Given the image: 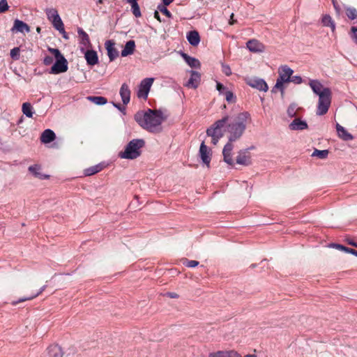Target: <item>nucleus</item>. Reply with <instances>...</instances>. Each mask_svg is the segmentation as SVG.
I'll return each instance as SVG.
<instances>
[{"label": "nucleus", "instance_id": "1", "mask_svg": "<svg viewBox=\"0 0 357 357\" xmlns=\"http://www.w3.org/2000/svg\"><path fill=\"white\" fill-rule=\"evenodd\" d=\"M135 120L144 129L151 132L161 131V124L164 120L162 113L158 110L147 109L139 111L135 114Z\"/></svg>", "mask_w": 357, "mask_h": 357}, {"label": "nucleus", "instance_id": "2", "mask_svg": "<svg viewBox=\"0 0 357 357\" xmlns=\"http://www.w3.org/2000/svg\"><path fill=\"white\" fill-rule=\"evenodd\" d=\"M250 119V114L248 112H243L238 114L232 121H228L226 124V130L229 133L228 140L235 142L240 139Z\"/></svg>", "mask_w": 357, "mask_h": 357}, {"label": "nucleus", "instance_id": "3", "mask_svg": "<svg viewBox=\"0 0 357 357\" xmlns=\"http://www.w3.org/2000/svg\"><path fill=\"white\" fill-rule=\"evenodd\" d=\"M309 86L312 91L319 96L317 114L321 116L327 113L331 102V91L324 87L317 79H311Z\"/></svg>", "mask_w": 357, "mask_h": 357}, {"label": "nucleus", "instance_id": "4", "mask_svg": "<svg viewBox=\"0 0 357 357\" xmlns=\"http://www.w3.org/2000/svg\"><path fill=\"white\" fill-rule=\"evenodd\" d=\"M145 142L142 139H134L128 142L124 151L119 153V157L122 159L134 160L141 155V149L144 147Z\"/></svg>", "mask_w": 357, "mask_h": 357}, {"label": "nucleus", "instance_id": "5", "mask_svg": "<svg viewBox=\"0 0 357 357\" xmlns=\"http://www.w3.org/2000/svg\"><path fill=\"white\" fill-rule=\"evenodd\" d=\"M294 70L287 65L281 66L278 68V77L271 92L277 93L280 91L282 95L284 93L286 84L290 82Z\"/></svg>", "mask_w": 357, "mask_h": 357}, {"label": "nucleus", "instance_id": "6", "mask_svg": "<svg viewBox=\"0 0 357 357\" xmlns=\"http://www.w3.org/2000/svg\"><path fill=\"white\" fill-rule=\"evenodd\" d=\"M229 120V116L226 115L221 119L215 121L209 128L206 130V135L211 137V143L213 145H216L224 135V129H226V124Z\"/></svg>", "mask_w": 357, "mask_h": 357}, {"label": "nucleus", "instance_id": "7", "mask_svg": "<svg viewBox=\"0 0 357 357\" xmlns=\"http://www.w3.org/2000/svg\"><path fill=\"white\" fill-rule=\"evenodd\" d=\"M47 50L56 59V62L51 68L50 73L52 74H59L66 72L68 70V61L59 50L52 47H48Z\"/></svg>", "mask_w": 357, "mask_h": 357}, {"label": "nucleus", "instance_id": "8", "mask_svg": "<svg viewBox=\"0 0 357 357\" xmlns=\"http://www.w3.org/2000/svg\"><path fill=\"white\" fill-rule=\"evenodd\" d=\"M47 20L52 23L55 29L61 27L63 25V21L59 16L56 9L48 8L45 10Z\"/></svg>", "mask_w": 357, "mask_h": 357}, {"label": "nucleus", "instance_id": "9", "mask_svg": "<svg viewBox=\"0 0 357 357\" xmlns=\"http://www.w3.org/2000/svg\"><path fill=\"white\" fill-rule=\"evenodd\" d=\"M154 82V78L148 77L142 79L139 84L137 96L139 98L146 99L151 87Z\"/></svg>", "mask_w": 357, "mask_h": 357}, {"label": "nucleus", "instance_id": "10", "mask_svg": "<svg viewBox=\"0 0 357 357\" xmlns=\"http://www.w3.org/2000/svg\"><path fill=\"white\" fill-rule=\"evenodd\" d=\"M199 155L202 162L208 167L211 160V151L205 144L204 142L201 143L199 150Z\"/></svg>", "mask_w": 357, "mask_h": 357}, {"label": "nucleus", "instance_id": "11", "mask_svg": "<svg viewBox=\"0 0 357 357\" xmlns=\"http://www.w3.org/2000/svg\"><path fill=\"white\" fill-rule=\"evenodd\" d=\"M247 84L252 88L258 89L259 91L266 92L268 89L267 83L261 78H253L247 82Z\"/></svg>", "mask_w": 357, "mask_h": 357}, {"label": "nucleus", "instance_id": "12", "mask_svg": "<svg viewBox=\"0 0 357 357\" xmlns=\"http://www.w3.org/2000/svg\"><path fill=\"white\" fill-rule=\"evenodd\" d=\"M233 142H234L228 140V142L225 145L222 150L224 161L229 165H234V160L232 158V150L234 149Z\"/></svg>", "mask_w": 357, "mask_h": 357}, {"label": "nucleus", "instance_id": "13", "mask_svg": "<svg viewBox=\"0 0 357 357\" xmlns=\"http://www.w3.org/2000/svg\"><path fill=\"white\" fill-rule=\"evenodd\" d=\"M246 47L252 52L260 53L265 51V45L256 39L249 40L246 43Z\"/></svg>", "mask_w": 357, "mask_h": 357}, {"label": "nucleus", "instance_id": "14", "mask_svg": "<svg viewBox=\"0 0 357 357\" xmlns=\"http://www.w3.org/2000/svg\"><path fill=\"white\" fill-rule=\"evenodd\" d=\"M77 33L80 38V50L84 52L85 49L91 47L89 36L82 28H78Z\"/></svg>", "mask_w": 357, "mask_h": 357}, {"label": "nucleus", "instance_id": "15", "mask_svg": "<svg viewBox=\"0 0 357 357\" xmlns=\"http://www.w3.org/2000/svg\"><path fill=\"white\" fill-rule=\"evenodd\" d=\"M109 61H113L119 56V52L115 48V43L112 40H107L105 43Z\"/></svg>", "mask_w": 357, "mask_h": 357}, {"label": "nucleus", "instance_id": "16", "mask_svg": "<svg viewBox=\"0 0 357 357\" xmlns=\"http://www.w3.org/2000/svg\"><path fill=\"white\" fill-rule=\"evenodd\" d=\"M190 73V77L186 83L185 86L188 88L196 89L200 83L201 75L199 73L194 70H191Z\"/></svg>", "mask_w": 357, "mask_h": 357}, {"label": "nucleus", "instance_id": "17", "mask_svg": "<svg viewBox=\"0 0 357 357\" xmlns=\"http://www.w3.org/2000/svg\"><path fill=\"white\" fill-rule=\"evenodd\" d=\"M236 163L243 166H248L251 164L250 155L246 151H241L236 157Z\"/></svg>", "mask_w": 357, "mask_h": 357}, {"label": "nucleus", "instance_id": "18", "mask_svg": "<svg viewBox=\"0 0 357 357\" xmlns=\"http://www.w3.org/2000/svg\"><path fill=\"white\" fill-rule=\"evenodd\" d=\"M122 102L123 105H126L129 103L130 100V90L128 85L126 83H123L119 91Z\"/></svg>", "mask_w": 357, "mask_h": 357}, {"label": "nucleus", "instance_id": "19", "mask_svg": "<svg viewBox=\"0 0 357 357\" xmlns=\"http://www.w3.org/2000/svg\"><path fill=\"white\" fill-rule=\"evenodd\" d=\"M13 32H20V33H29L30 28L27 24L20 20H15L14 21V25L11 29Z\"/></svg>", "mask_w": 357, "mask_h": 357}, {"label": "nucleus", "instance_id": "20", "mask_svg": "<svg viewBox=\"0 0 357 357\" xmlns=\"http://www.w3.org/2000/svg\"><path fill=\"white\" fill-rule=\"evenodd\" d=\"M83 52L88 65L94 66L98 63V57L96 51L87 50Z\"/></svg>", "mask_w": 357, "mask_h": 357}, {"label": "nucleus", "instance_id": "21", "mask_svg": "<svg viewBox=\"0 0 357 357\" xmlns=\"http://www.w3.org/2000/svg\"><path fill=\"white\" fill-rule=\"evenodd\" d=\"M289 128L291 130H303L307 128V123L305 121L296 118L289 125Z\"/></svg>", "mask_w": 357, "mask_h": 357}, {"label": "nucleus", "instance_id": "22", "mask_svg": "<svg viewBox=\"0 0 357 357\" xmlns=\"http://www.w3.org/2000/svg\"><path fill=\"white\" fill-rule=\"evenodd\" d=\"M188 43L194 47L197 46L200 43V36L197 31H190L186 35Z\"/></svg>", "mask_w": 357, "mask_h": 357}, {"label": "nucleus", "instance_id": "23", "mask_svg": "<svg viewBox=\"0 0 357 357\" xmlns=\"http://www.w3.org/2000/svg\"><path fill=\"white\" fill-rule=\"evenodd\" d=\"M135 42L132 40H128L123 49L121 50V55L123 57H126L129 55H132L135 50Z\"/></svg>", "mask_w": 357, "mask_h": 357}, {"label": "nucleus", "instance_id": "24", "mask_svg": "<svg viewBox=\"0 0 357 357\" xmlns=\"http://www.w3.org/2000/svg\"><path fill=\"white\" fill-rule=\"evenodd\" d=\"M56 138V135L51 129L45 130L40 136V141L43 144H48L53 142Z\"/></svg>", "mask_w": 357, "mask_h": 357}, {"label": "nucleus", "instance_id": "25", "mask_svg": "<svg viewBox=\"0 0 357 357\" xmlns=\"http://www.w3.org/2000/svg\"><path fill=\"white\" fill-rule=\"evenodd\" d=\"M336 130L339 137L345 141L352 140L354 137L349 133L346 129L339 123L336 124Z\"/></svg>", "mask_w": 357, "mask_h": 357}, {"label": "nucleus", "instance_id": "26", "mask_svg": "<svg viewBox=\"0 0 357 357\" xmlns=\"http://www.w3.org/2000/svg\"><path fill=\"white\" fill-rule=\"evenodd\" d=\"M47 353L50 357H62L63 351L57 344H52L47 348Z\"/></svg>", "mask_w": 357, "mask_h": 357}, {"label": "nucleus", "instance_id": "27", "mask_svg": "<svg viewBox=\"0 0 357 357\" xmlns=\"http://www.w3.org/2000/svg\"><path fill=\"white\" fill-rule=\"evenodd\" d=\"M182 57L185 60V61L190 66L191 68H199L201 66V63L198 59L196 58L190 56L185 53L182 54Z\"/></svg>", "mask_w": 357, "mask_h": 357}, {"label": "nucleus", "instance_id": "28", "mask_svg": "<svg viewBox=\"0 0 357 357\" xmlns=\"http://www.w3.org/2000/svg\"><path fill=\"white\" fill-rule=\"evenodd\" d=\"M103 167L104 166L101 163L96 165L94 166L85 169L84 170V174L85 176H92L95 174L100 172L103 169Z\"/></svg>", "mask_w": 357, "mask_h": 357}, {"label": "nucleus", "instance_id": "29", "mask_svg": "<svg viewBox=\"0 0 357 357\" xmlns=\"http://www.w3.org/2000/svg\"><path fill=\"white\" fill-rule=\"evenodd\" d=\"M321 23L324 26H329L331 27L332 31H334L335 29V24L334 21L333 20L332 17L326 14L323 15L321 19Z\"/></svg>", "mask_w": 357, "mask_h": 357}, {"label": "nucleus", "instance_id": "30", "mask_svg": "<svg viewBox=\"0 0 357 357\" xmlns=\"http://www.w3.org/2000/svg\"><path fill=\"white\" fill-rule=\"evenodd\" d=\"M40 167L38 165H31L29 167V171L36 177L39 178H45L47 177L40 172Z\"/></svg>", "mask_w": 357, "mask_h": 357}, {"label": "nucleus", "instance_id": "31", "mask_svg": "<svg viewBox=\"0 0 357 357\" xmlns=\"http://www.w3.org/2000/svg\"><path fill=\"white\" fill-rule=\"evenodd\" d=\"M22 110L23 114L31 118L33 114V109L29 102H24L22 104Z\"/></svg>", "mask_w": 357, "mask_h": 357}, {"label": "nucleus", "instance_id": "32", "mask_svg": "<svg viewBox=\"0 0 357 357\" xmlns=\"http://www.w3.org/2000/svg\"><path fill=\"white\" fill-rule=\"evenodd\" d=\"M87 99L98 105H103L107 102V100L102 96H89Z\"/></svg>", "mask_w": 357, "mask_h": 357}, {"label": "nucleus", "instance_id": "33", "mask_svg": "<svg viewBox=\"0 0 357 357\" xmlns=\"http://www.w3.org/2000/svg\"><path fill=\"white\" fill-rule=\"evenodd\" d=\"M46 288V285H44L43 286L40 290L36 293L33 296H29V297H24V298H20L19 299L18 301H14L13 303V305H17V303H21V302H24V301H29V300H32L33 298L37 297L38 296H39Z\"/></svg>", "mask_w": 357, "mask_h": 357}, {"label": "nucleus", "instance_id": "34", "mask_svg": "<svg viewBox=\"0 0 357 357\" xmlns=\"http://www.w3.org/2000/svg\"><path fill=\"white\" fill-rule=\"evenodd\" d=\"M328 150H318L315 149L314 152L312 154V156L318 157L321 159H325L328 157Z\"/></svg>", "mask_w": 357, "mask_h": 357}, {"label": "nucleus", "instance_id": "35", "mask_svg": "<svg viewBox=\"0 0 357 357\" xmlns=\"http://www.w3.org/2000/svg\"><path fill=\"white\" fill-rule=\"evenodd\" d=\"M130 5L131 6V10H132V14L135 15V17H141L142 13H141L138 3L137 2L132 3H130Z\"/></svg>", "mask_w": 357, "mask_h": 357}, {"label": "nucleus", "instance_id": "36", "mask_svg": "<svg viewBox=\"0 0 357 357\" xmlns=\"http://www.w3.org/2000/svg\"><path fill=\"white\" fill-rule=\"evenodd\" d=\"M298 107L295 103L291 104L287 109V114L289 117H294L296 115Z\"/></svg>", "mask_w": 357, "mask_h": 357}, {"label": "nucleus", "instance_id": "37", "mask_svg": "<svg viewBox=\"0 0 357 357\" xmlns=\"http://www.w3.org/2000/svg\"><path fill=\"white\" fill-rule=\"evenodd\" d=\"M346 14L349 19L354 20L357 17V10L354 8H349L346 10Z\"/></svg>", "mask_w": 357, "mask_h": 357}, {"label": "nucleus", "instance_id": "38", "mask_svg": "<svg viewBox=\"0 0 357 357\" xmlns=\"http://www.w3.org/2000/svg\"><path fill=\"white\" fill-rule=\"evenodd\" d=\"M227 350L226 351H218L215 352H211L208 354V357H227Z\"/></svg>", "mask_w": 357, "mask_h": 357}, {"label": "nucleus", "instance_id": "39", "mask_svg": "<svg viewBox=\"0 0 357 357\" xmlns=\"http://www.w3.org/2000/svg\"><path fill=\"white\" fill-rule=\"evenodd\" d=\"M329 247L349 253L350 248L337 243H331Z\"/></svg>", "mask_w": 357, "mask_h": 357}, {"label": "nucleus", "instance_id": "40", "mask_svg": "<svg viewBox=\"0 0 357 357\" xmlns=\"http://www.w3.org/2000/svg\"><path fill=\"white\" fill-rule=\"evenodd\" d=\"M20 48L14 47L10 50V55L13 59L17 60L20 58Z\"/></svg>", "mask_w": 357, "mask_h": 357}, {"label": "nucleus", "instance_id": "41", "mask_svg": "<svg viewBox=\"0 0 357 357\" xmlns=\"http://www.w3.org/2000/svg\"><path fill=\"white\" fill-rule=\"evenodd\" d=\"M158 10H160L164 15H165L167 17H169V18L172 17V14L168 10V9L166 8V6H165V5H159L158 6Z\"/></svg>", "mask_w": 357, "mask_h": 357}, {"label": "nucleus", "instance_id": "42", "mask_svg": "<svg viewBox=\"0 0 357 357\" xmlns=\"http://www.w3.org/2000/svg\"><path fill=\"white\" fill-rule=\"evenodd\" d=\"M225 99L229 102H234L236 100V97L231 91H225Z\"/></svg>", "mask_w": 357, "mask_h": 357}, {"label": "nucleus", "instance_id": "43", "mask_svg": "<svg viewBox=\"0 0 357 357\" xmlns=\"http://www.w3.org/2000/svg\"><path fill=\"white\" fill-rule=\"evenodd\" d=\"M183 264L188 268H195L199 264V261L195 260H185Z\"/></svg>", "mask_w": 357, "mask_h": 357}, {"label": "nucleus", "instance_id": "44", "mask_svg": "<svg viewBox=\"0 0 357 357\" xmlns=\"http://www.w3.org/2000/svg\"><path fill=\"white\" fill-rule=\"evenodd\" d=\"M216 89L218 91L220 94L225 95V91H228L227 89L220 82H217Z\"/></svg>", "mask_w": 357, "mask_h": 357}, {"label": "nucleus", "instance_id": "45", "mask_svg": "<svg viewBox=\"0 0 357 357\" xmlns=\"http://www.w3.org/2000/svg\"><path fill=\"white\" fill-rule=\"evenodd\" d=\"M222 71L227 76H229L232 73L231 68L227 64H222Z\"/></svg>", "mask_w": 357, "mask_h": 357}, {"label": "nucleus", "instance_id": "46", "mask_svg": "<svg viewBox=\"0 0 357 357\" xmlns=\"http://www.w3.org/2000/svg\"><path fill=\"white\" fill-rule=\"evenodd\" d=\"M8 9V5L6 0H1L0 1V13H4Z\"/></svg>", "mask_w": 357, "mask_h": 357}, {"label": "nucleus", "instance_id": "47", "mask_svg": "<svg viewBox=\"0 0 357 357\" xmlns=\"http://www.w3.org/2000/svg\"><path fill=\"white\" fill-rule=\"evenodd\" d=\"M302 81H303V79L301 76H298V75L293 76V75H292L291 79L290 80V82H293L294 84H298L302 83Z\"/></svg>", "mask_w": 357, "mask_h": 357}, {"label": "nucleus", "instance_id": "48", "mask_svg": "<svg viewBox=\"0 0 357 357\" xmlns=\"http://www.w3.org/2000/svg\"><path fill=\"white\" fill-rule=\"evenodd\" d=\"M351 38L355 43L357 44V27L356 26H352L351 29Z\"/></svg>", "mask_w": 357, "mask_h": 357}, {"label": "nucleus", "instance_id": "49", "mask_svg": "<svg viewBox=\"0 0 357 357\" xmlns=\"http://www.w3.org/2000/svg\"><path fill=\"white\" fill-rule=\"evenodd\" d=\"M56 30L58 31H59V33L62 35V37L64 39H66V40H68L69 39L68 33L65 31L64 24L63 26H61V27H59V29H57Z\"/></svg>", "mask_w": 357, "mask_h": 357}, {"label": "nucleus", "instance_id": "50", "mask_svg": "<svg viewBox=\"0 0 357 357\" xmlns=\"http://www.w3.org/2000/svg\"><path fill=\"white\" fill-rule=\"evenodd\" d=\"M227 357H242V356L235 350H227Z\"/></svg>", "mask_w": 357, "mask_h": 357}, {"label": "nucleus", "instance_id": "51", "mask_svg": "<svg viewBox=\"0 0 357 357\" xmlns=\"http://www.w3.org/2000/svg\"><path fill=\"white\" fill-rule=\"evenodd\" d=\"M43 63L46 66H49L53 63V58L50 56H46L43 59Z\"/></svg>", "mask_w": 357, "mask_h": 357}, {"label": "nucleus", "instance_id": "52", "mask_svg": "<svg viewBox=\"0 0 357 357\" xmlns=\"http://www.w3.org/2000/svg\"><path fill=\"white\" fill-rule=\"evenodd\" d=\"M165 296L171 298H178L179 297L178 294L175 292H167Z\"/></svg>", "mask_w": 357, "mask_h": 357}, {"label": "nucleus", "instance_id": "53", "mask_svg": "<svg viewBox=\"0 0 357 357\" xmlns=\"http://www.w3.org/2000/svg\"><path fill=\"white\" fill-rule=\"evenodd\" d=\"M113 105L114 107L117 108L119 110L122 112L123 114H126V107H122L120 104L115 103V102H113Z\"/></svg>", "mask_w": 357, "mask_h": 357}, {"label": "nucleus", "instance_id": "54", "mask_svg": "<svg viewBox=\"0 0 357 357\" xmlns=\"http://www.w3.org/2000/svg\"><path fill=\"white\" fill-rule=\"evenodd\" d=\"M347 242L348 243V244L357 248V242H356L355 241L348 238L347 239Z\"/></svg>", "mask_w": 357, "mask_h": 357}, {"label": "nucleus", "instance_id": "55", "mask_svg": "<svg viewBox=\"0 0 357 357\" xmlns=\"http://www.w3.org/2000/svg\"><path fill=\"white\" fill-rule=\"evenodd\" d=\"M233 17H234V13H231V16H230V20H229V24L230 25H233V24L236 22V20H234L233 19Z\"/></svg>", "mask_w": 357, "mask_h": 357}, {"label": "nucleus", "instance_id": "56", "mask_svg": "<svg viewBox=\"0 0 357 357\" xmlns=\"http://www.w3.org/2000/svg\"><path fill=\"white\" fill-rule=\"evenodd\" d=\"M173 1H174V0H162L163 5H165V6H168Z\"/></svg>", "mask_w": 357, "mask_h": 357}, {"label": "nucleus", "instance_id": "57", "mask_svg": "<svg viewBox=\"0 0 357 357\" xmlns=\"http://www.w3.org/2000/svg\"><path fill=\"white\" fill-rule=\"evenodd\" d=\"M349 253L351 254V255H355L356 257H357V250H354L352 248H350V250L349 252Z\"/></svg>", "mask_w": 357, "mask_h": 357}, {"label": "nucleus", "instance_id": "58", "mask_svg": "<svg viewBox=\"0 0 357 357\" xmlns=\"http://www.w3.org/2000/svg\"><path fill=\"white\" fill-rule=\"evenodd\" d=\"M154 17L155 18H156L158 20H159L160 22H161V20H160V15H159V13L158 11H155L154 13Z\"/></svg>", "mask_w": 357, "mask_h": 357}, {"label": "nucleus", "instance_id": "59", "mask_svg": "<svg viewBox=\"0 0 357 357\" xmlns=\"http://www.w3.org/2000/svg\"><path fill=\"white\" fill-rule=\"evenodd\" d=\"M138 0H126V1L130 4L132 3H137Z\"/></svg>", "mask_w": 357, "mask_h": 357}, {"label": "nucleus", "instance_id": "60", "mask_svg": "<svg viewBox=\"0 0 357 357\" xmlns=\"http://www.w3.org/2000/svg\"><path fill=\"white\" fill-rule=\"evenodd\" d=\"M97 3H102V0H98Z\"/></svg>", "mask_w": 357, "mask_h": 357}, {"label": "nucleus", "instance_id": "61", "mask_svg": "<svg viewBox=\"0 0 357 357\" xmlns=\"http://www.w3.org/2000/svg\"><path fill=\"white\" fill-rule=\"evenodd\" d=\"M40 29L39 27H38V28H37V31H38V32H40Z\"/></svg>", "mask_w": 357, "mask_h": 357}]
</instances>
